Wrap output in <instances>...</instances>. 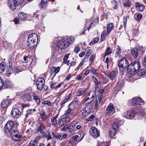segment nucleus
<instances>
[{"instance_id": "1", "label": "nucleus", "mask_w": 146, "mask_h": 146, "mask_svg": "<svg viewBox=\"0 0 146 146\" xmlns=\"http://www.w3.org/2000/svg\"><path fill=\"white\" fill-rule=\"evenodd\" d=\"M74 41V39L72 37L68 38L67 37L63 38L57 42L55 50H58L65 49L69 46V44H71Z\"/></svg>"}, {"instance_id": "2", "label": "nucleus", "mask_w": 146, "mask_h": 146, "mask_svg": "<svg viewBox=\"0 0 146 146\" xmlns=\"http://www.w3.org/2000/svg\"><path fill=\"white\" fill-rule=\"evenodd\" d=\"M38 36L36 34L32 33L29 35L28 38L26 45L27 48L33 49L38 42Z\"/></svg>"}, {"instance_id": "3", "label": "nucleus", "mask_w": 146, "mask_h": 146, "mask_svg": "<svg viewBox=\"0 0 146 146\" xmlns=\"http://www.w3.org/2000/svg\"><path fill=\"white\" fill-rule=\"evenodd\" d=\"M23 0H8L7 5L11 10L15 9L19 4H21Z\"/></svg>"}, {"instance_id": "4", "label": "nucleus", "mask_w": 146, "mask_h": 146, "mask_svg": "<svg viewBox=\"0 0 146 146\" xmlns=\"http://www.w3.org/2000/svg\"><path fill=\"white\" fill-rule=\"evenodd\" d=\"M128 62L127 59L125 57H123L119 62L118 66L120 71L123 72L125 70V68L127 67Z\"/></svg>"}, {"instance_id": "5", "label": "nucleus", "mask_w": 146, "mask_h": 146, "mask_svg": "<svg viewBox=\"0 0 146 146\" xmlns=\"http://www.w3.org/2000/svg\"><path fill=\"white\" fill-rule=\"evenodd\" d=\"M143 102L141 98L137 97H135L128 101L129 103H131L132 105L134 106L143 105Z\"/></svg>"}, {"instance_id": "6", "label": "nucleus", "mask_w": 146, "mask_h": 146, "mask_svg": "<svg viewBox=\"0 0 146 146\" xmlns=\"http://www.w3.org/2000/svg\"><path fill=\"white\" fill-rule=\"evenodd\" d=\"M14 125L15 123L14 121H10L7 122L4 127L5 131L8 133L10 134Z\"/></svg>"}, {"instance_id": "7", "label": "nucleus", "mask_w": 146, "mask_h": 146, "mask_svg": "<svg viewBox=\"0 0 146 146\" xmlns=\"http://www.w3.org/2000/svg\"><path fill=\"white\" fill-rule=\"evenodd\" d=\"M115 108L112 103L109 104L106 108V113L107 115L111 116L114 113Z\"/></svg>"}, {"instance_id": "8", "label": "nucleus", "mask_w": 146, "mask_h": 146, "mask_svg": "<svg viewBox=\"0 0 146 146\" xmlns=\"http://www.w3.org/2000/svg\"><path fill=\"white\" fill-rule=\"evenodd\" d=\"M93 100L92 99H90L87 98L85 100V102H86V107L85 109L86 111L88 113H91L92 110V106L90 105L92 102Z\"/></svg>"}, {"instance_id": "9", "label": "nucleus", "mask_w": 146, "mask_h": 146, "mask_svg": "<svg viewBox=\"0 0 146 146\" xmlns=\"http://www.w3.org/2000/svg\"><path fill=\"white\" fill-rule=\"evenodd\" d=\"M135 115V111L133 110H129L125 112L123 116L128 119H131L134 117Z\"/></svg>"}, {"instance_id": "10", "label": "nucleus", "mask_w": 146, "mask_h": 146, "mask_svg": "<svg viewBox=\"0 0 146 146\" xmlns=\"http://www.w3.org/2000/svg\"><path fill=\"white\" fill-rule=\"evenodd\" d=\"M36 85L38 90H42L44 84V80L42 78H38L37 79Z\"/></svg>"}, {"instance_id": "11", "label": "nucleus", "mask_w": 146, "mask_h": 146, "mask_svg": "<svg viewBox=\"0 0 146 146\" xmlns=\"http://www.w3.org/2000/svg\"><path fill=\"white\" fill-rule=\"evenodd\" d=\"M9 134L12 136L13 139L16 141H20L21 139V136L17 131L13 130Z\"/></svg>"}, {"instance_id": "12", "label": "nucleus", "mask_w": 146, "mask_h": 146, "mask_svg": "<svg viewBox=\"0 0 146 146\" xmlns=\"http://www.w3.org/2000/svg\"><path fill=\"white\" fill-rule=\"evenodd\" d=\"M21 113L20 110L17 108H13L11 112V114L14 118H17L21 115Z\"/></svg>"}, {"instance_id": "13", "label": "nucleus", "mask_w": 146, "mask_h": 146, "mask_svg": "<svg viewBox=\"0 0 146 146\" xmlns=\"http://www.w3.org/2000/svg\"><path fill=\"white\" fill-rule=\"evenodd\" d=\"M11 104V100L10 99L4 100L2 101L1 104V109H6Z\"/></svg>"}, {"instance_id": "14", "label": "nucleus", "mask_w": 146, "mask_h": 146, "mask_svg": "<svg viewBox=\"0 0 146 146\" xmlns=\"http://www.w3.org/2000/svg\"><path fill=\"white\" fill-rule=\"evenodd\" d=\"M90 134L95 137H97L99 135L100 132L97 129L94 127H92L90 128Z\"/></svg>"}, {"instance_id": "15", "label": "nucleus", "mask_w": 146, "mask_h": 146, "mask_svg": "<svg viewBox=\"0 0 146 146\" xmlns=\"http://www.w3.org/2000/svg\"><path fill=\"white\" fill-rule=\"evenodd\" d=\"M75 126L74 125L68 126L65 125L62 128V131H68L70 133L72 132L75 129Z\"/></svg>"}, {"instance_id": "16", "label": "nucleus", "mask_w": 146, "mask_h": 146, "mask_svg": "<svg viewBox=\"0 0 146 146\" xmlns=\"http://www.w3.org/2000/svg\"><path fill=\"white\" fill-rule=\"evenodd\" d=\"M131 66H132V67L134 68L135 69H134V70L136 71V72L137 73L139 69L140 64L139 62H135L133 63H131L129 64L130 68V67Z\"/></svg>"}, {"instance_id": "17", "label": "nucleus", "mask_w": 146, "mask_h": 146, "mask_svg": "<svg viewBox=\"0 0 146 146\" xmlns=\"http://www.w3.org/2000/svg\"><path fill=\"white\" fill-rule=\"evenodd\" d=\"M39 124L40 125L37 130L36 133H38L40 132V133L43 135L45 133V132L43 131V129L44 128L45 126L44 124L42 123H40Z\"/></svg>"}, {"instance_id": "18", "label": "nucleus", "mask_w": 146, "mask_h": 146, "mask_svg": "<svg viewBox=\"0 0 146 146\" xmlns=\"http://www.w3.org/2000/svg\"><path fill=\"white\" fill-rule=\"evenodd\" d=\"M102 102V99H101V96L98 97L96 98L95 100V104L94 105V109L95 110H97L99 107L100 104Z\"/></svg>"}, {"instance_id": "19", "label": "nucleus", "mask_w": 146, "mask_h": 146, "mask_svg": "<svg viewBox=\"0 0 146 146\" xmlns=\"http://www.w3.org/2000/svg\"><path fill=\"white\" fill-rule=\"evenodd\" d=\"M90 113H87L85 110H81L79 113V117L80 118L82 119L85 118L87 115H88V114Z\"/></svg>"}, {"instance_id": "20", "label": "nucleus", "mask_w": 146, "mask_h": 146, "mask_svg": "<svg viewBox=\"0 0 146 146\" xmlns=\"http://www.w3.org/2000/svg\"><path fill=\"white\" fill-rule=\"evenodd\" d=\"M14 84L11 81L8 80H6L4 83V89L6 88H11L13 87Z\"/></svg>"}, {"instance_id": "21", "label": "nucleus", "mask_w": 146, "mask_h": 146, "mask_svg": "<svg viewBox=\"0 0 146 146\" xmlns=\"http://www.w3.org/2000/svg\"><path fill=\"white\" fill-rule=\"evenodd\" d=\"M72 95L71 93L69 94L68 96H66L64 100L62 101L61 103V107H62L64 106V104L66 102L71 100L72 98Z\"/></svg>"}, {"instance_id": "22", "label": "nucleus", "mask_w": 146, "mask_h": 146, "mask_svg": "<svg viewBox=\"0 0 146 146\" xmlns=\"http://www.w3.org/2000/svg\"><path fill=\"white\" fill-rule=\"evenodd\" d=\"M82 133V134H79V135H76L73 136L72 138L75 141H80L82 139L84 136L83 133Z\"/></svg>"}, {"instance_id": "23", "label": "nucleus", "mask_w": 146, "mask_h": 146, "mask_svg": "<svg viewBox=\"0 0 146 146\" xmlns=\"http://www.w3.org/2000/svg\"><path fill=\"white\" fill-rule=\"evenodd\" d=\"M139 48V46H137L132 49L131 52L132 54L133 58H135L138 55V48Z\"/></svg>"}, {"instance_id": "24", "label": "nucleus", "mask_w": 146, "mask_h": 146, "mask_svg": "<svg viewBox=\"0 0 146 146\" xmlns=\"http://www.w3.org/2000/svg\"><path fill=\"white\" fill-rule=\"evenodd\" d=\"M36 110L35 109H34L33 110L29 109L27 111V112L25 115V117L24 119V121H25L27 120V118L28 117L33 113L32 111H35Z\"/></svg>"}, {"instance_id": "25", "label": "nucleus", "mask_w": 146, "mask_h": 146, "mask_svg": "<svg viewBox=\"0 0 146 146\" xmlns=\"http://www.w3.org/2000/svg\"><path fill=\"white\" fill-rule=\"evenodd\" d=\"M135 5L137 9L140 11H142L145 8V6L144 5H141L138 2L136 3Z\"/></svg>"}, {"instance_id": "26", "label": "nucleus", "mask_w": 146, "mask_h": 146, "mask_svg": "<svg viewBox=\"0 0 146 146\" xmlns=\"http://www.w3.org/2000/svg\"><path fill=\"white\" fill-rule=\"evenodd\" d=\"M116 74V72L115 71H112L109 75L108 77L111 80H113L115 79Z\"/></svg>"}, {"instance_id": "27", "label": "nucleus", "mask_w": 146, "mask_h": 146, "mask_svg": "<svg viewBox=\"0 0 146 146\" xmlns=\"http://www.w3.org/2000/svg\"><path fill=\"white\" fill-rule=\"evenodd\" d=\"M70 106H71V105L68 106L67 110L65 111L64 114L62 115V117H63L64 116L66 117L70 114V113L73 110Z\"/></svg>"}, {"instance_id": "28", "label": "nucleus", "mask_w": 146, "mask_h": 146, "mask_svg": "<svg viewBox=\"0 0 146 146\" xmlns=\"http://www.w3.org/2000/svg\"><path fill=\"white\" fill-rule=\"evenodd\" d=\"M127 71L128 72L132 75L136 73V71L134 70V68L132 67V66L130 67V68H129V65L127 66Z\"/></svg>"}, {"instance_id": "29", "label": "nucleus", "mask_w": 146, "mask_h": 146, "mask_svg": "<svg viewBox=\"0 0 146 146\" xmlns=\"http://www.w3.org/2000/svg\"><path fill=\"white\" fill-rule=\"evenodd\" d=\"M33 96L36 103L38 104H39L40 102V99L39 97L36 95L35 93H33Z\"/></svg>"}, {"instance_id": "30", "label": "nucleus", "mask_w": 146, "mask_h": 146, "mask_svg": "<svg viewBox=\"0 0 146 146\" xmlns=\"http://www.w3.org/2000/svg\"><path fill=\"white\" fill-rule=\"evenodd\" d=\"M113 26V24L112 23H110L108 25L106 33V34L107 35H109V33L111 31Z\"/></svg>"}, {"instance_id": "31", "label": "nucleus", "mask_w": 146, "mask_h": 146, "mask_svg": "<svg viewBox=\"0 0 146 146\" xmlns=\"http://www.w3.org/2000/svg\"><path fill=\"white\" fill-rule=\"evenodd\" d=\"M41 137H37L32 142H30L28 146H35L37 143V141L38 139H40Z\"/></svg>"}, {"instance_id": "32", "label": "nucleus", "mask_w": 146, "mask_h": 146, "mask_svg": "<svg viewBox=\"0 0 146 146\" xmlns=\"http://www.w3.org/2000/svg\"><path fill=\"white\" fill-rule=\"evenodd\" d=\"M18 17L19 19L22 20H25L27 18V15L23 13H20L18 15Z\"/></svg>"}, {"instance_id": "33", "label": "nucleus", "mask_w": 146, "mask_h": 146, "mask_svg": "<svg viewBox=\"0 0 146 146\" xmlns=\"http://www.w3.org/2000/svg\"><path fill=\"white\" fill-rule=\"evenodd\" d=\"M47 3V0H41V3L39 4V7L43 8L45 7Z\"/></svg>"}, {"instance_id": "34", "label": "nucleus", "mask_w": 146, "mask_h": 146, "mask_svg": "<svg viewBox=\"0 0 146 146\" xmlns=\"http://www.w3.org/2000/svg\"><path fill=\"white\" fill-rule=\"evenodd\" d=\"M96 95V94L94 91H90L89 95L88 96L89 98L90 99H92L94 100V97Z\"/></svg>"}, {"instance_id": "35", "label": "nucleus", "mask_w": 146, "mask_h": 146, "mask_svg": "<svg viewBox=\"0 0 146 146\" xmlns=\"http://www.w3.org/2000/svg\"><path fill=\"white\" fill-rule=\"evenodd\" d=\"M24 41L23 40L21 39H19L17 40L16 42L15 45L17 46V47H20L22 45Z\"/></svg>"}, {"instance_id": "36", "label": "nucleus", "mask_w": 146, "mask_h": 146, "mask_svg": "<svg viewBox=\"0 0 146 146\" xmlns=\"http://www.w3.org/2000/svg\"><path fill=\"white\" fill-rule=\"evenodd\" d=\"M24 98L25 101H30L31 100V98L30 96L29 92H28L24 95Z\"/></svg>"}, {"instance_id": "37", "label": "nucleus", "mask_w": 146, "mask_h": 146, "mask_svg": "<svg viewBox=\"0 0 146 146\" xmlns=\"http://www.w3.org/2000/svg\"><path fill=\"white\" fill-rule=\"evenodd\" d=\"M70 54V53L67 54L64 57L63 61L65 64H68L70 62V61L69 60H67V59L68 58L69 56V54Z\"/></svg>"}, {"instance_id": "38", "label": "nucleus", "mask_w": 146, "mask_h": 146, "mask_svg": "<svg viewBox=\"0 0 146 146\" xmlns=\"http://www.w3.org/2000/svg\"><path fill=\"white\" fill-rule=\"evenodd\" d=\"M123 5L125 7H129L131 5V2L129 0H123Z\"/></svg>"}, {"instance_id": "39", "label": "nucleus", "mask_w": 146, "mask_h": 146, "mask_svg": "<svg viewBox=\"0 0 146 146\" xmlns=\"http://www.w3.org/2000/svg\"><path fill=\"white\" fill-rule=\"evenodd\" d=\"M51 123L52 125L56 127L58 125L57 120L54 117H52L51 118Z\"/></svg>"}, {"instance_id": "40", "label": "nucleus", "mask_w": 146, "mask_h": 146, "mask_svg": "<svg viewBox=\"0 0 146 146\" xmlns=\"http://www.w3.org/2000/svg\"><path fill=\"white\" fill-rule=\"evenodd\" d=\"M40 117L44 121H46L47 119L46 115L44 111L40 113Z\"/></svg>"}, {"instance_id": "41", "label": "nucleus", "mask_w": 146, "mask_h": 146, "mask_svg": "<svg viewBox=\"0 0 146 146\" xmlns=\"http://www.w3.org/2000/svg\"><path fill=\"white\" fill-rule=\"evenodd\" d=\"M146 73V70L145 69H142L139 72L138 75L139 76H144Z\"/></svg>"}, {"instance_id": "42", "label": "nucleus", "mask_w": 146, "mask_h": 146, "mask_svg": "<svg viewBox=\"0 0 146 146\" xmlns=\"http://www.w3.org/2000/svg\"><path fill=\"white\" fill-rule=\"evenodd\" d=\"M112 52V50L111 48L110 47H108L106 50L105 56L111 54Z\"/></svg>"}, {"instance_id": "43", "label": "nucleus", "mask_w": 146, "mask_h": 146, "mask_svg": "<svg viewBox=\"0 0 146 146\" xmlns=\"http://www.w3.org/2000/svg\"><path fill=\"white\" fill-rule=\"evenodd\" d=\"M60 70V68L59 67H57L56 68L54 67H53L51 69V71L52 73H55V74L58 73Z\"/></svg>"}, {"instance_id": "44", "label": "nucleus", "mask_w": 146, "mask_h": 146, "mask_svg": "<svg viewBox=\"0 0 146 146\" xmlns=\"http://www.w3.org/2000/svg\"><path fill=\"white\" fill-rule=\"evenodd\" d=\"M42 136L46 138L47 139V141L50 139H52L50 133L48 134V135H47L46 133H44L43 135H42Z\"/></svg>"}, {"instance_id": "45", "label": "nucleus", "mask_w": 146, "mask_h": 146, "mask_svg": "<svg viewBox=\"0 0 146 146\" xmlns=\"http://www.w3.org/2000/svg\"><path fill=\"white\" fill-rule=\"evenodd\" d=\"M5 65L4 63H1L0 64V72L2 73L5 70Z\"/></svg>"}, {"instance_id": "46", "label": "nucleus", "mask_w": 146, "mask_h": 146, "mask_svg": "<svg viewBox=\"0 0 146 146\" xmlns=\"http://www.w3.org/2000/svg\"><path fill=\"white\" fill-rule=\"evenodd\" d=\"M90 71L94 75H98L99 74V73L96 70L92 67L90 68Z\"/></svg>"}, {"instance_id": "47", "label": "nucleus", "mask_w": 146, "mask_h": 146, "mask_svg": "<svg viewBox=\"0 0 146 146\" xmlns=\"http://www.w3.org/2000/svg\"><path fill=\"white\" fill-rule=\"evenodd\" d=\"M121 49L119 48H118L116 49L115 51V56L117 57L121 53Z\"/></svg>"}, {"instance_id": "48", "label": "nucleus", "mask_w": 146, "mask_h": 146, "mask_svg": "<svg viewBox=\"0 0 146 146\" xmlns=\"http://www.w3.org/2000/svg\"><path fill=\"white\" fill-rule=\"evenodd\" d=\"M116 131L113 130L110 131L109 133L110 137L112 138L115 135Z\"/></svg>"}, {"instance_id": "49", "label": "nucleus", "mask_w": 146, "mask_h": 146, "mask_svg": "<svg viewBox=\"0 0 146 146\" xmlns=\"http://www.w3.org/2000/svg\"><path fill=\"white\" fill-rule=\"evenodd\" d=\"M106 35H107L105 31H103L102 33L101 38V40L102 41H103L105 40Z\"/></svg>"}, {"instance_id": "50", "label": "nucleus", "mask_w": 146, "mask_h": 146, "mask_svg": "<svg viewBox=\"0 0 146 146\" xmlns=\"http://www.w3.org/2000/svg\"><path fill=\"white\" fill-rule=\"evenodd\" d=\"M113 130L117 131V129L119 127V126H118V125L117 124V123H116V121L114 122L113 125Z\"/></svg>"}, {"instance_id": "51", "label": "nucleus", "mask_w": 146, "mask_h": 146, "mask_svg": "<svg viewBox=\"0 0 146 146\" xmlns=\"http://www.w3.org/2000/svg\"><path fill=\"white\" fill-rule=\"evenodd\" d=\"M85 93L84 91H78L76 93V95L77 96H82Z\"/></svg>"}, {"instance_id": "52", "label": "nucleus", "mask_w": 146, "mask_h": 146, "mask_svg": "<svg viewBox=\"0 0 146 146\" xmlns=\"http://www.w3.org/2000/svg\"><path fill=\"white\" fill-rule=\"evenodd\" d=\"M62 118H65L64 121L66 123H67L70 120L71 118L69 116H64V117H62Z\"/></svg>"}, {"instance_id": "53", "label": "nucleus", "mask_w": 146, "mask_h": 146, "mask_svg": "<svg viewBox=\"0 0 146 146\" xmlns=\"http://www.w3.org/2000/svg\"><path fill=\"white\" fill-rule=\"evenodd\" d=\"M95 116L94 115H92L89 116L88 118L86 120L88 121H90L93 120Z\"/></svg>"}, {"instance_id": "54", "label": "nucleus", "mask_w": 146, "mask_h": 146, "mask_svg": "<svg viewBox=\"0 0 146 146\" xmlns=\"http://www.w3.org/2000/svg\"><path fill=\"white\" fill-rule=\"evenodd\" d=\"M42 104L44 105H47L48 106H50L51 105V103L50 101L47 100L43 102Z\"/></svg>"}, {"instance_id": "55", "label": "nucleus", "mask_w": 146, "mask_h": 146, "mask_svg": "<svg viewBox=\"0 0 146 146\" xmlns=\"http://www.w3.org/2000/svg\"><path fill=\"white\" fill-rule=\"evenodd\" d=\"M4 83L3 82L2 78L0 76V90L3 87Z\"/></svg>"}, {"instance_id": "56", "label": "nucleus", "mask_w": 146, "mask_h": 146, "mask_svg": "<svg viewBox=\"0 0 146 146\" xmlns=\"http://www.w3.org/2000/svg\"><path fill=\"white\" fill-rule=\"evenodd\" d=\"M92 78L94 82L95 83V84H99L98 81L95 76H92Z\"/></svg>"}, {"instance_id": "57", "label": "nucleus", "mask_w": 146, "mask_h": 146, "mask_svg": "<svg viewBox=\"0 0 146 146\" xmlns=\"http://www.w3.org/2000/svg\"><path fill=\"white\" fill-rule=\"evenodd\" d=\"M116 123H117V124L118 125V126L121 125H122V124L123 123V121L122 120H119V119H117L115 120Z\"/></svg>"}, {"instance_id": "58", "label": "nucleus", "mask_w": 146, "mask_h": 146, "mask_svg": "<svg viewBox=\"0 0 146 146\" xmlns=\"http://www.w3.org/2000/svg\"><path fill=\"white\" fill-rule=\"evenodd\" d=\"M123 22L124 24V27L125 28L126 26V23L127 22V17H124L123 18Z\"/></svg>"}, {"instance_id": "59", "label": "nucleus", "mask_w": 146, "mask_h": 146, "mask_svg": "<svg viewBox=\"0 0 146 146\" xmlns=\"http://www.w3.org/2000/svg\"><path fill=\"white\" fill-rule=\"evenodd\" d=\"M99 22V18H97L95 19L93 21V23L92 24V25H96L97 23H98Z\"/></svg>"}, {"instance_id": "60", "label": "nucleus", "mask_w": 146, "mask_h": 146, "mask_svg": "<svg viewBox=\"0 0 146 146\" xmlns=\"http://www.w3.org/2000/svg\"><path fill=\"white\" fill-rule=\"evenodd\" d=\"M58 125L60 126H62L64 124L63 121L61 119H60L58 121Z\"/></svg>"}, {"instance_id": "61", "label": "nucleus", "mask_w": 146, "mask_h": 146, "mask_svg": "<svg viewBox=\"0 0 146 146\" xmlns=\"http://www.w3.org/2000/svg\"><path fill=\"white\" fill-rule=\"evenodd\" d=\"M94 56L93 55H92L90 57L89 63L90 64H92V62H93V61L94 59Z\"/></svg>"}, {"instance_id": "62", "label": "nucleus", "mask_w": 146, "mask_h": 146, "mask_svg": "<svg viewBox=\"0 0 146 146\" xmlns=\"http://www.w3.org/2000/svg\"><path fill=\"white\" fill-rule=\"evenodd\" d=\"M104 92V90L103 89H101L99 91V93L100 94V95L99 96H98V97H100V96H101V99H102L103 97L102 94Z\"/></svg>"}, {"instance_id": "63", "label": "nucleus", "mask_w": 146, "mask_h": 146, "mask_svg": "<svg viewBox=\"0 0 146 146\" xmlns=\"http://www.w3.org/2000/svg\"><path fill=\"white\" fill-rule=\"evenodd\" d=\"M63 84V82H61L59 84H58L57 86H56V87H55V89L56 90L58 88H60L61 86Z\"/></svg>"}, {"instance_id": "64", "label": "nucleus", "mask_w": 146, "mask_h": 146, "mask_svg": "<svg viewBox=\"0 0 146 146\" xmlns=\"http://www.w3.org/2000/svg\"><path fill=\"white\" fill-rule=\"evenodd\" d=\"M143 64L144 66L146 67V57H144V60L143 62Z\"/></svg>"}]
</instances>
